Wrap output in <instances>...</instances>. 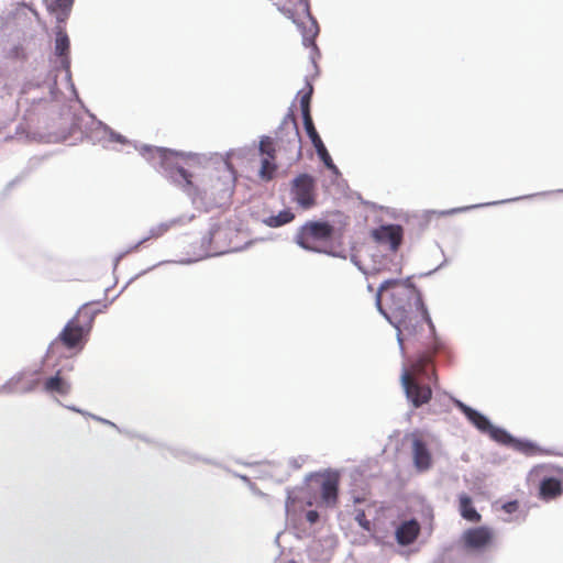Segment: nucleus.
Returning <instances> with one entry per match:
<instances>
[{
	"instance_id": "1",
	"label": "nucleus",
	"mask_w": 563,
	"mask_h": 563,
	"mask_svg": "<svg viewBox=\"0 0 563 563\" xmlns=\"http://www.w3.org/2000/svg\"><path fill=\"white\" fill-rule=\"evenodd\" d=\"M133 146L164 179L184 191L196 208L210 211L230 205L236 174L228 162H224L225 169L222 174L210 179L209 188H200L192 181V174L178 162L179 158L195 157V153L148 144L137 145L136 142Z\"/></svg>"
},
{
	"instance_id": "2",
	"label": "nucleus",
	"mask_w": 563,
	"mask_h": 563,
	"mask_svg": "<svg viewBox=\"0 0 563 563\" xmlns=\"http://www.w3.org/2000/svg\"><path fill=\"white\" fill-rule=\"evenodd\" d=\"M415 275L405 278H387L375 290V307L379 314L396 329V339L400 351H404L402 331L409 335L417 333V328L426 322L433 340L421 355V361L432 362L433 354L442 349L437 336L435 325L423 295L413 283Z\"/></svg>"
},
{
	"instance_id": "3",
	"label": "nucleus",
	"mask_w": 563,
	"mask_h": 563,
	"mask_svg": "<svg viewBox=\"0 0 563 563\" xmlns=\"http://www.w3.org/2000/svg\"><path fill=\"white\" fill-rule=\"evenodd\" d=\"M276 152L283 153L289 164L296 163L302 157L301 135L299 126L287 125L277 128L275 136L262 135L258 153L262 156L258 176L263 180H272L277 170L275 163Z\"/></svg>"
},
{
	"instance_id": "4",
	"label": "nucleus",
	"mask_w": 563,
	"mask_h": 563,
	"mask_svg": "<svg viewBox=\"0 0 563 563\" xmlns=\"http://www.w3.org/2000/svg\"><path fill=\"white\" fill-rule=\"evenodd\" d=\"M336 238L335 225L327 219L306 221L297 230L294 242L302 250L319 253L322 246Z\"/></svg>"
},
{
	"instance_id": "5",
	"label": "nucleus",
	"mask_w": 563,
	"mask_h": 563,
	"mask_svg": "<svg viewBox=\"0 0 563 563\" xmlns=\"http://www.w3.org/2000/svg\"><path fill=\"white\" fill-rule=\"evenodd\" d=\"M289 200L298 209L308 211L318 205L317 178L307 172L296 174L288 184Z\"/></svg>"
},
{
	"instance_id": "6",
	"label": "nucleus",
	"mask_w": 563,
	"mask_h": 563,
	"mask_svg": "<svg viewBox=\"0 0 563 563\" xmlns=\"http://www.w3.org/2000/svg\"><path fill=\"white\" fill-rule=\"evenodd\" d=\"M100 303L101 300H91L82 303L75 316L66 322L55 341H59L67 350L82 351L89 335L84 331L85 327L82 321H79V318L86 317L87 307Z\"/></svg>"
},
{
	"instance_id": "7",
	"label": "nucleus",
	"mask_w": 563,
	"mask_h": 563,
	"mask_svg": "<svg viewBox=\"0 0 563 563\" xmlns=\"http://www.w3.org/2000/svg\"><path fill=\"white\" fill-rule=\"evenodd\" d=\"M495 539V531L487 525L466 529L460 540L459 548L466 553L481 554L490 548Z\"/></svg>"
},
{
	"instance_id": "8",
	"label": "nucleus",
	"mask_w": 563,
	"mask_h": 563,
	"mask_svg": "<svg viewBox=\"0 0 563 563\" xmlns=\"http://www.w3.org/2000/svg\"><path fill=\"white\" fill-rule=\"evenodd\" d=\"M399 380L405 397L412 408H421L429 405L433 399V378L430 384L419 379H410L406 367H402Z\"/></svg>"
},
{
	"instance_id": "9",
	"label": "nucleus",
	"mask_w": 563,
	"mask_h": 563,
	"mask_svg": "<svg viewBox=\"0 0 563 563\" xmlns=\"http://www.w3.org/2000/svg\"><path fill=\"white\" fill-rule=\"evenodd\" d=\"M405 230L398 223H383L371 231L376 249L399 251L404 243Z\"/></svg>"
},
{
	"instance_id": "10",
	"label": "nucleus",
	"mask_w": 563,
	"mask_h": 563,
	"mask_svg": "<svg viewBox=\"0 0 563 563\" xmlns=\"http://www.w3.org/2000/svg\"><path fill=\"white\" fill-rule=\"evenodd\" d=\"M299 4L302 7L305 14L310 22L309 27H307L303 24V22L298 23V29L302 37V45L305 47L310 48V60L313 64L314 68L318 70L317 58L321 56V53L316 43V38L319 34L320 29L317 19L312 15L310 11V1L299 0Z\"/></svg>"
},
{
	"instance_id": "11",
	"label": "nucleus",
	"mask_w": 563,
	"mask_h": 563,
	"mask_svg": "<svg viewBox=\"0 0 563 563\" xmlns=\"http://www.w3.org/2000/svg\"><path fill=\"white\" fill-rule=\"evenodd\" d=\"M314 482L320 490L321 503L327 507H334L339 496V477L336 472L323 475L312 472L306 475L305 483Z\"/></svg>"
},
{
	"instance_id": "12",
	"label": "nucleus",
	"mask_w": 563,
	"mask_h": 563,
	"mask_svg": "<svg viewBox=\"0 0 563 563\" xmlns=\"http://www.w3.org/2000/svg\"><path fill=\"white\" fill-rule=\"evenodd\" d=\"M411 457L417 473H426L433 466V456L429 444L418 431L411 433Z\"/></svg>"
},
{
	"instance_id": "13",
	"label": "nucleus",
	"mask_w": 563,
	"mask_h": 563,
	"mask_svg": "<svg viewBox=\"0 0 563 563\" xmlns=\"http://www.w3.org/2000/svg\"><path fill=\"white\" fill-rule=\"evenodd\" d=\"M308 139L313 146L318 158L322 162L323 166L331 173V181L335 184L342 174L339 167L334 164L328 148L325 147L320 134L318 133L314 123L303 126Z\"/></svg>"
},
{
	"instance_id": "14",
	"label": "nucleus",
	"mask_w": 563,
	"mask_h": 563,
	"mask_svg": "<svg viewBox=\"0 0 563 563\" xmlns=\"http://www.w3.org/2000/svg\"><path fill=\"white\" fill-rule=\"evenodd\" d=\"M64 70L65 71V78L67 80V84H68V88L70 89L73 96L75 97V99L82 104L80 98H79V95H78V91L75 87V84L71 80V71H70V65L67 66V67H60V64H56L53 66V69L52 71L48 74V92H49V99H47L46 97H34L31 99V106H37V104H41L42 102H48V101H53L57 98V96L60 93V89L58 88V84H57V78H58V73Z\"/></svg>"
},
{
	"instance_id": "15",
	"label": "nucleus",
	"mask_w": 563,
	"mask_h": 563,
	"mask_svg": "<svg viewBox=\"0 0 563 563\" xmlns=\"http://www.w3.org/2000/svg\"><path fill=\"white\" fill-rule=\"evenodd\" d=\"M373 271L390 272L401 274L404 265V256L399 251H386L382 249H375L371 254Z\"/></svg>"
},
{
	"instance_id": "16",
	"label": "nucleus",
	"mask_w": 563,
	"mask_h": 563,
	"mask_svg": "<svg viewBox=\"0 0 563 563\" xmlns=\"http://www.w3.org/2000/svg\"><path fill=\"white\" fill-rule=\"evenodd\" d=\"M563 494V468L558 467L554 473L544 474L539 482L538 496L543 501H550Z\"/></svg>"
},
{
	"instance_id": "17",
	"label": "nucleus",
	"mask_w": 563,
	"mask_h": 563,
	"mask_svg": "<svg viewBox=\"0 0 563 563\" xmlns=\"http://www.w3.org/2000/svg\"><path fill=\"white\" fill-rule=\"evenodd\" d=\"M54 56L56 60L54 64H60V67H67L71 64L70 58V38L66 32L65 24L56 23L54 29ZM51 63L53 60L51 59Z\"/></svg>"
},
{
	"instance_id": "18",
	"label": "nucleus",
	"mask_w": 563,
	"mask_h": 563,
	"mask_svg": "<svg viewBox=\"0 0 563 563\" xmlns=\"http://www.w3.org/2000/svg\"><path fill=\"white\" fill-rule=\"evenodd\" d=\"M167 263L166 261H162V262H158L157 264H154L153 266L135 274L134 276H132L125 284L124 286L121 288V290L119 291V294H117L110 301H104L102 302L101 301V308H97V309H93L91 310L89 307H87V314L85 318H81L82 319V323H84V331L88 333V335L90 334L91 330H92V327H93V321H95V318L98 313H100L103 309H107L109 307V305H111L134 280H136L140 276L148 273L150 271L154 269L155 267L159 266V265H163Z\"/></svg>"
},
{
	"instance_id": "19",
	"label": "nucleus",
	"mask_w": 563,
	"mask_h": 563,
	"mask_svg": "<svg viewBox=\"0 0 563 563\" xmlns=\"http://www.w3.org/2000/svg\"><path fill=\"white\" fill-rule=\"evenodd\" d=\"M420 523L416 518L401 520L394 529V538L401 547L412 544L419 534Z\"/></svg>"
},
{
	"instance_id": "20",
	"label": "nucleus",
	"mask_w": 563,
	"mask_h": 563,
	"mask_svg": "<svg viewBox=\"0 0 563 563\" xmlns=\"http://www.w3.org/2000/svg\"><path fill=\"white\" fill-rule=\"evenodd\" d=\"M454 407L461 411L467 421L479 432L486 434L489 427H492L493 422L486 415L463 402L461 399H454Z\"/></svg>"
},
{
	"instance_id": "21",
	"label": "nucleus",
	"mask_w": 563,
	"mask_h": 563,
	"mask_svg": "<svg viewBox=\"0 0 563 563\" xmlns=\"http://www.w3.org/2000/svg\"><path fill=\"white\" fill-rule=\"evenodd\" d=\"M220 229H221V225L219 222H211L209 224V229H208L207 233L201 238V241H200L201 254L199 255V257L198 258L187 257L185 260L179 261L178 263L192 264L199 260H205V258H209L212 256L222 255L224 252L211 250L212 241H213L216 234L220 231Z\"/></svg>"
},
{
	"instance_id": "22",
	"label": "nucleus",
	"mask_w": 563,
	"mask_h": 563,
	"mask_svg": "<svg viewBox=\"0 0 563 563\" xmlns=\"http://www.w3.org/2000/svg\"><path fill=\"white\" fill-rule=\"evenodd\" d=\"M545 194L547 192H542L541 195H545ZM538 195L539 194L526 195V196H521V197L503 199V200H499V201L475 203V205H471V206L455 207V208L445 209V210H438V211L437 210H429L428 213L438 214L439 217H448V216H453V214H457V213L467 212V211H471V210H474V209H478V208L508 203V202L518 201V200H521V199H529V198H532V197L538 196Z\"/></svg>"
},
{
	"instance_id": "23",
	"label": "nucleus",
	"mask_w": 563,
	"mask_h": 563,
	"mask_svg": "<svg viewBox=\"0 0 563 563\" xmlns=\"http://www.w3.org/2000/svg\"><path fill=\"white\" fill-rule=\"evenodd\" d=\"M432 384L433 399L429 402V411L434 415L449 411L450 404L454 405V399L457 398L439 388L437 376L433 377Z\"/></svg>"
},
{
	"instance_id": "24",
	"label": "nucleus",
	"mask_w": 563,
	"mask_h": 563,
	"mask_svg": "<svg viewBox=\"0 0 563 563\" xmlns=\"http://www.w3.org/2000/svg\"><path fill=\"white\" fill-rule=\"evenodd\" d=\"M510 449H514L515 451L522 453L528 456L538 455V454H548V455H559L560 453L553 451L552 449H544L541 448L537 442L526 439V438H518L515 437V440H512V443L510 445Z\"/></svg>"
},
{
	"instance_id": "25",
	"label": "nucleus",
	"mask_w": 563,
	"mask_h": 563,
	"mask_svg": "<svg viewBox=\"0 0 563 563\" xmlns=\"http://www.w3.org/2000/svg\"><path fill=\"white\" fill-rule=\"evenodd\" d=\"M47 11L56 19V23L66 24L75 0H44Z\"/></svg>"
},
{
	"instance_id": "26",
	"label": "nucleus",
	"mask_w": 563,
	"mask_h": 563,
	"mask_svg": "<svg viewBox=\"0 0 563 563\" xmlns=\"http://www.w3.org/2000/svg\"><path fill=\"white\" fill-rule=\"evenodd\" d=\"M306 91L299 90L297 92V96H300L299 104L303 126L314 123L311 115L313 86L308 80H306Z\"/></svg>"
},
{
	"instance_id": "27",
	"label": "nucleus",
	"mask_w": 563,
	"mask_h": 563,
	"mask_svg": "<svg viewBox=\"0 0 563 563\" xmlns=\"http://www.w3.org/2000/svg\"><path fill=\"white\" fill-rule=\"evenodd\" d=\"M459 511L466 521L479 522L482 519V515L475 508L472 497L466 493L459 495Z\"/></svg>"
},
{
	"instance_id": "28",
	"label": "nucleus",
	"mask_w": 563,
	"mask_h": 563,
	"mask_svg": "<svg viewBox=\"0 0 563 563\" xmlns=\"http://www.w3.org/2000/svg\"><path fill=\"white\" fill-rule=\"evenodd\" d=\"M296 218V214L290 207H286L279 210L276 214H271L262 219V223L268 228H280L290 222H292Z\"/></svg>"
},
{
	"instance_id": "29",
	"label": "nucleus",
	"mask_w": 563,
	"mask_h": 563,
	"mask_svg": "<svg viewBox=\"0 0 563 563\" xmlns=\"http://www.w3.org/2000/svg\"><path fill=\"white\" fill-rule=\"evenodd\" d=\"M43 389L46 393L67 395L70 391V384L62 377V369H58L54 375L45 379Z\"/></svg>"
},
{
	"instance_id": "30",
	"label": "nucleus",
	"mask_w": 563,
	"mask_h": 563,
	"mask_svg": "<svg viewBox=\"0 0 563 563\" xmlns=\"http://www.w3.org/2000/svg\"><path fill=\"white\" fill-rule=\"evenodd\" d=\"M166 449L169 451V453L174 457L183 460V461H187V462L202 461L206 464L220 466V464L217 461H214L212 459H208V457H201V456L194 454V453L189 452L188 450L180 448V446H166Z\"/></svg>"
},
{
	"instance_id": "31",
	"label": "nucleus",
	"mask_w": 563,
	"mask_h": 563,
	"mask_svg": "<svg viewBox=\"0 0 563 563\" xmlns=\"http://www.w3.org/2000/svg\"><path fill=\"white\" fill-rule=\"evenodd\" d=\"M486 434H488L494 442L507 448H510L512 440H515V435L508 430L494 423H492Z\"/></svg>"
},
{
	"instance_id": "32",
	"label": "nucleus",
	"mask_w": 563,
	"mask_h": 563,
	"mask_svg": "<svg viewBox=\"0 0 563 563\" xmlns=\"http://www.w3.org/2000/svg\"><path fill=\"white\" fill-rule=\"evenodd\" d=\"M354 520L357 522V525L364 530L371 533L373 539L375 540L376 544H384V541L382 537L378 534V532L374 529V525L369 519H367L365 510L364 509H356Z\"/></svg>"
},
{
	"instance_id": "33",
	"label": "nucleus",
	"mask_w": 563,
	"mask_h": 563,
	"mask_svg": "<svg viewBox=\"0 0 563 563\" xmlns=\"http://www.w3.org/2000/svg\"><path fill=\"white\" fill-rule=\"evenodd\" d=\"M335 240H336V238L334 240H332L330 243L322 246V249L320 250V252L318 254H325L331 257L346 260L349 256L346 250L343 247V244L341 241H335Z\"/></svg>"
},
{
	"instance_id": "34",
	"label": "nucleus",
	"mask_w": 563,
	"mask_h": 563,
	"mask_svg": "<svg viewBox=\"0 0 563 563\" xmlns=\"http://www.w3.org/2000/svg\"><path fill=\"white\" fill-rule=\"evenodd\" d=\"M3 57L14 62H24L27 59V54L21 43L13 44L9 47L2 48Z\"/></svg>"
},
{
	"instance_id": "35",
	"label": "nucleus",
	"mask_w": 563,
	"mask_h": 563,
	"mask_svg": "<svg viewBox=\"0 0 563 563\" xmlns=\"http://www.w3.org/2000/svg\"><path fill=\"white\" fill-rule=\"evenodd\" d=\"M97 124H98V128L100 129V131L104 135H108V141L109 142L120 143V144H123V145L132 143L126 136H124L123 134L114 131L113 129H111L109 125H107L102 121H98Z\"/></svg>"
},
{
	"instance_id": "36",
	"label": "nucleus",
	"mask_w": 563,
	"mask_h": 563,
	"mask_svg": "<svg viewBox=\"0 0 563 563\" xmlns=\"http://www.w3.org/2000/svg\"><path fill=\"white\" fill-rule=\"evenodd\" d=\"M177 219H173L170 221L161 222L159 224L152 227L146 236H143V241H148L151 239H157L164 235L175 223H177Z\"/></svg>"
},
{
	"instance_id": "37",
	"label": "nucleus",
	"mask_w": 563,
	"mask_h": 563,
	"mask_svg": "<svg viewBox=\"0 0 563 563\" xmlns=\"http://www.w3.org/2000/svg\"><path fill=\"white\" fill-rule=\"evenodd\" d=\"M22 377V373H18L14 376H12L2 386H0V393L12 394L14 391L13 385L21 382Z\"/></svg>"
},
{
	"instance_id": "38",
	"label": "nucleus",
	"mask_w": 563,
	"mask_h": 563,
	"mask_svg": "<svg viewBox=\"0 0 563 563\" xmlns=\"http://www.w3.org/2000/svg\"><path fill=\"white\" fill-rule=\"evenodd\" d=\"M294 102L291 103V106L289 107L288 109V112L285 114L284 119L282 120L280 124L278 125V128H285L287 125H296L298 126V122L297 120L295 119V115H294Z\"/></svg>"
},
{
	"instance_id": "39",
	"label": "nucleus",
	"mask_w": 563,
	"mask_h": 563,
	"mask_svg": "<svg viewBox=\"0 0 563 563\" xmlns=\"http://www.w3.org/2000/svg\"><path fill=\"white\" fill-rule=\"evenodd\" d=\"M296 492H297V488H294V489L287 488L286 489V493H287L286 494V500H285L286 511L289 510L290 506H294L298 501V497L296 495Z\"/></svg>"
},
{
	"instance_id": "40",
	"label": "nucleus",
	"mask_w": 563,
	"mask_h": 563,
	"mask_svg": "<svg viewBox=\"0 0 563 563\" xmlns=\"http://www.w3.org/2000/svg\"><path fill=\"white\" fill-rule=\"evenodd\" d=\"M437 246L440 249L441 253L443 256L444 255V251L443 249L439 245V243H437ZM449 264V261L446 257H444V260L433 269L429 271V272H426V273H421L419 274V277H428V276H431L432 274H434L435 272H438L439 269L445 267L446 265Z\"/></svg>"
},
{
	"instance_id": "41",
	"label": "nucleus",
	"mask_w": 563,
	"mask_h": 563,
	"mask_svg": "<svg viewBox=\"0 0 563 563\" xmlns=\"http://www.w3.org/2000/svg\"><path fill=\"white\" fill-rule=\"evenodd\" d=\"M421 517L423 521L428 522L431 526L433 521V508L430 505H422Z\"/></svg>"
},
{
	"instance_id": "42",
	"label": "nucleus",
	"mask_w": 563,
	"mask_h": 563,
	"mask_svg": "<svg viewBox=\"0 0 563 563\" xmlns=\"http://www.w3.org/2000/svg\"><path fill=\"white\" fill-rule=\"evenodd\" d=\"M501 509L506 514L511 515V514L516 512L519 509V501L517 499L508 500V501L503 504Z\"/></svg>"
},
{
	"instance_id": "43",
	"label": "nucleus",
	"mask_w": 563,
	"mask_h": 563,
	"mask_svg": "<svg viewBox=\"0 0 563 563\" xmlns=\"http://www.w3.org/2000/svg\"><path fill=\"white\" fill-rule=\"evenodd\" d=\"M90 418L96 420V421H98V422H100V423H103L106 426H109V427L115 429L120 433L124 432V430H122L118 424H115L114 422H112V421H110V420H108L106 418H102V417L97 416V415H90Z\"/></svg>"
},
{
	"instance_id": "44",
	"label": "nucleus",
	"mask_w": 563,
	"mask_h": 563,
	"mask_svg": "<svg viewBox=\"0 0 563 563\" xmlns=\"http://www.w3.org/2000/svg\"><path fill=\"white\" fill-rule=\"evenodd\" d=\"M349 257H350L351 263H352V264H353V265H354V266H355V267H356V268H357L362 274H364L365 276H367V275H368V271L365 268V266L362 264V262L360 261V258H358L355 254L351 253Z\"/></svg>"
},
{
	"instance_id": "45",
	"label": "nucleus",
	"mask_w": 563,
	"mask_h": 563,
	"mask_svg": "<svg viewBox=\"0 0 563 563\" xmlns=\"http://www.w3.org/2000/svg\"><path fill=\"white\" fill-rule=\"evenodd\" d=\"M306 517V520L310 523V525H314L319 521L320 519V514L318 510L316 509H310L306 512L305 515Z\"/></svg>"
},
{
	"instance_id": "46",
	"label": "nucleus",
	"mask_w": 563,
	"mask_h": 563,
	"mask_svg": "<svg viewBox=\"0 0 563 563\" xmlns=\"http://www.w3.org/2000/svg\"><path fill=\"white\" fill-rule=\"evenodd\" d=\"M278 10L280 12H283L284 14H286L289 19H291L292 22L298 26L299 22L295 19L292 10L285 8V7L278 8Z\"/></svg>"
},
{
	"instance_id": "47",
	"label": "nucleus",
	"mask_w": 563,
	"mask_h": 563,
	"mask_svg": "<svg viewBox=\"0 0 563 563\" xmlns=\"http://www.w3.org/2000/svg\"><path fill=\"white\" fill-rule=\"evenodd\" d=\"M278 10L280 12H283L284 14H286L289 19H291L292 22L298 26L299 22L295 19L292 10L285 8V7L278 8Z\"/></svg>"
},
{
	"instance_id": "48",
	"label": "nucleus",
	"mask_w": 563,
	"mask_h": 563,
	"mask_svg": "<svg viewBox=\"0 0 563 563\" xmlns=\"http://www.w3.org/2000/svg\"><path fill=\"white\" fill-rule=\"evenodd\" d=\"M124 434H128L129 437H135V438H139L141 439L142 441L146 442V443H154L153 440H151L150 438L145 437V435H142V434H136V433H133V432H130L128 430H124L123 432Z\"/></svg>"
},
{
	"instance_id": "49",
	"label": "nucleus",
	"mask_w": 563,
	"mask_h": 563,
	"mask_svg": "<svg viewBox=\"0 0 563 563\" xmlns=\"http://www.w3.org/2000/svg\"><path fill=\"white\" fill-rule=\"evenodd\" d=\"M128 254H129V251H123V252L119 253V254L114 257V260H113V271H115V269H117V267H118V265H119L120 261H121L124 256H126Z\"/></svg>"
},
{
	"instance_id": "50",
	"label": "nucleus",
	"mask_w": 563,
	"mask_h": 563,
	"mask_svg": "<svg viewBox=\"0 0 563 563\" xmlns=\"http://www.w3.org/2000/svg\"><path fill=\"white\" fill-rule=\"evenodd\" d=\"M36 384H37V380H32L29 385H26V386L23 388V393H24V394L32 393V391L35 389Z\"/></svg>"
},
{
	"instance_id": "51",
	"label": "nucleus",
	"mask_w": 563,
	"mask_h": 563,
	"mask_svg": "<svg viewBox=\"0 0 563 563\" xmlns=\"http://www.w3.org/2000/svg\"><path fill=\"white\" fill-rule=\"evenodd\" d=\"M146 241H143V238L137 241L135 244L131 245L129 249H126L125 251H129V253L131 252H134L136 251L142 244H144Z\"/></svg>"
},
{
	"instance_id": "52",
	"label": "nucleus",
	"mask_w": 563,
	"mask_h": 563,
	"mask_svg": "<svg viewBox=\"0 0 563 563\" xmlns=\"http://www.w3.org/2000/svg\"><path fill=\"white\" fill-rule=\"evenodd\" d=\"M67 409L74 411V412H77V413H84V409L75 406V405H68V406H65Z\"/></svg>"
},
{
	"instance_id": "53",
	"label": "nucleus",
	"mask_w": 563,
	"mask_h": 563,
	"mask_svg": "<svg viewBox=\"0 0 563 563\" xmlns=\"http://www.w3.org/2000/svg\"><path fill=\"white\" fill-rule=\"evenodd\" d=\"M289 464L295 470L300 468V466H301V464L298 462V460L294 459V457L289 460Z\"/></svg>"
},
{
	"instance_id": "54",
	"label": "nucleus",
	"mask_w": 563,
	"mask_h": 563,
	"mask_svg": "<svg viewBox=\"0 0 563 563\" xmlns=\"http://www.w3.org/2000/svg\"><path fill=\"white\" fill-rule=\"evenodd\" d=\"M20 179L16 177L14 179H12L11 181L8 183V185L5 186V191H9L11 190V188L19 181Z\"/></svg>"
},
{
	"instance_id": "55",
	"label": "nucleus",
	"mask_w": 563,
	"mask_h": 563,
	"mask_svg": "<svg viewBox=\"0 0 563 563\" xmlns=\"http://www.w3.org/2000/svg\"><path fill=\"white\" fill-rule=\"evenodd\" d=\"M234 475H235L236 477L241 478L243 482L251 484V479H250V477H249V476H246V475H242V474H239V473H234Z\"/></svg>"
},
{
	"instance_id": "56",
	"label": "nucleus",
	"mask_w": 563,
	"mask_h": 563,
	"mask_svg": "<svg viewBox=\"0 0 563 563\" xmlns=\"http://www.w3.org/2000/svg\"><path fill=\"white\" fill-rule=\"evenodd\" d=\"M24 128L22 126V124H19L16 128H15V135H21V134H24Z\"/></svg>"
},
{
	"instance_id": "57",
	"label": "nucleus",
	"mask_w": 563,
	"mask_h": 563,
	"mask_svg": "<svg viewBox=\"0 0 563 563\" xmlns=\"http://www.w3.org/2000/svg\"><path fill=\"white\" fill-rule=\"evenodd\" d=\"M54 342H55V341H53V342L48 345V347H47V350H46V354H45V356H44L43 361H44L46 357H48V356H49V354L52 353V347H53Z\"/></svg>"
},
{
	"instance_id": "58",
	"label": "nucleus",
	"mask_w": 563,
	"mask_h": 563,
	"mask_svg": "<svg viewBox=\"0 0 563 563\" xmlns=\"http://www.w3.org/2000/svg\"><path fill=\"white\" fill-rule=\"evenodd\" d=\"M363 500H364V498H363V497H361V496H353V503H354V504H360V503H362Z\"/></svg>"
},
{
	"instance_id": "59",
	"label": "nucleus",
	"mask_w": 563,
	"mask_h": 563,
	"mask_svg": "<svg viewBox=\"0 0 563 563\" xmlns=\"http://www.w3.org/2000/svg\"><path fill=\"white\" fill-rule=\"evenodd\" d=\"M279 538H280V532H279V533H277V536L275 537V540H274V542H275L277 545H279Z\"/></svg>"
},
{
	"instance_id": "60",
	"label": "nucleus",
	"mask_w": 563,
	"mask_h": 563,
	"mask_svg": "<svg viewBox=\"0 0 563 563\" xmlns=\"http://www.w3.org/2000/svg\"><path fill=\"white\" fill-rule=\"evenodd\" d=\"M366 288H367V290H368L369 292H374V287H373V285H372V284H367V287H366Z\"/></svg>"
},
{
	"instance_id": "61",
	"label": "nucleus",
	"mask_w": 563,
	"mask_h": 563,
	"mask_svg": "<svg viewBox=\"0 0 563 563\" xmlns=\"http://www.w3.org/2000/svg\"><path fill=\"white\" fill-rule=\"evenodd\" d=\"M81 415L85 416V417H89L90 418V415H92V413L84 410V413H81Z\"/></svg>"
},
{
	"instance_id": "62",
	"label": "nucleus",
	"mask_w": 563,
	"mask_h": 563,
	"mask_svg": "<svg viewBox=\"0 0 563 563\" xmlns=\"http://www.w3.org/2000/svg\"><path fill=\"white\" fill-rule=\"evenodd\" d=\"M112 286H109L104 289V296H107L108 291L111 289Z\"/></svg>"
},
{
	"instance_id": "63",
	"label": "nucleus",
	"mask_w": 563,
	"mask_h": 563,
	"mask_svg": "<svg viewBox=\"0 0 563 563\" xmlns=\"http://www.w3.org/2000/svg\"><path fill=\"white\" fill-rule=\"evenodd\" d=\"M287 563H297V562H296V560L290 559V560L287 561Z\"/></svg>"
},
{
	"instance_id": "64",
	"label": "nucleus",
	"mask_w": 563,
	"mask_h": 563,
	"mask_svg": "<svg viewBox=\"0 0 563 563\" xmlns=\"http://www.w3.org/2000/svg\"><path fill=\"white\" fill-rule=\"evenodd\" d=\"M559 192H563V189H562V190H559Z\"/></svg>"
}]
</instances>
